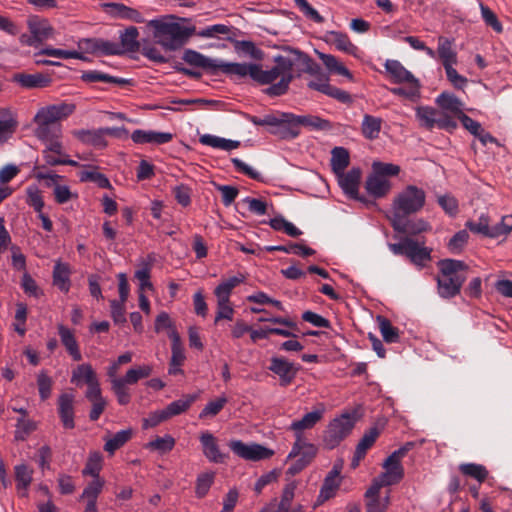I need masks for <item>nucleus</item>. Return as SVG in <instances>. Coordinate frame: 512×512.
<instances>
[{
	"mask_svg": "<svg viewBox=\"0 0 512 512\" xmlns=\"http://www.w3.org/2000/svg\"><path fill=\"white\" fill-rule=\"evenodd\" d=\"M294 58L277 56L274 58L275 65L270 69L264 70L260 65H256L254 81L260 84H272L266 89L270 96H280L286 93L289 84L293 79V65L295 61L302 62L307 70L312 72V60L299 51L294 52Z\"/></svg>",
	"mask_w": 512,
	"mask_h": 512,
	"instance_id": "obj_1",
	"label": "nucleus"
},
{
	"mask_svg": "<svg viewBox=\"0 0 512 512\" xmlns=\"http://www.w3.org/2000/svg\"><path fill=\"white\" fill-rule=\"evenodd\" d=\"M179 20L173 15H165L147 23L153 29L156 43L167 51L180 49L192 35L193 29L181 25Z\"/></svg>",
	"mask_w": 512,
	"mask_h": 512,
	"instance_id": "obj_2",
	"label": "nucleus"
},
{
	"mask_svg": "<svg viewBox=\"0 0 512 512\" xmlns=\"http://www.w3.org/2000/svg\"><path fill=\"white\" fill-rule=\"evenodd\" d=\"M426 203L425 191L416 185H407L393 198L389 219L392 225L400 226L405 217L416 214Z\"/></svg>",
	"mask_w": 512,
	"mask_h": 512,
	"instance_id": "obj_3",
	"label": "nucleus"
},
{
	"mask_svg": "<svg viewBox=\"0 0 512 512\" xmlns=\"http://www.w3.org/2000/svg\"><path fill=\"white\" fill-rule=\"evenodd\" d=\"M440 276L437 278L440 296L451 298L460 292L461 286L466 280L465 270L467 266L463 261L444 259L438 262Z\"/></svg>",
	"mask_w": 512,
	"mask_h": 512,
	"instance_id": "obj_4",
	"label": "nucleus"
},
{
	"mask_svg": "<svg viewBox=\"0 0 512 512\" xmlns=\"http://www.w3.org/2000/svg\"><path fill=\"white\" fill-rule=\"evenodd\" d=\"M409 448L404 446L395 450L383 463L384 472L376 477L369 487V494L375 495L377 489L399 483L404 476V469L401 464L402 458Z\"/></svg>",
	"mask_w": 512,
	"mask_h": 512,
	"instance_id": "obj_5",
	"label": "nucleus"
},
{
	"mask_svg": "<svg viewBox=\"0 0 512 512\" xmlns=\"http://www.w3.org/2000/svg\"><path fill=\"white\" fill-rule=\"evenodd\" d=\"M395 255L406 256L414 265L422 268L431 260L432 249L412 238H404L399 243L389 244Z\"/></svg>",
	"mask_w": 512,
	"mask_h": 512,
	"instance_id": "obj_6",
	"label": "nucleus"
},
{
	"mask_svg": "<svg viewBox=\"0 0 512 512\" xmlns=\"http://www.w3.org/2000/svg\"><path fill=\"white\" fill-rule=\"evenodd\" d=\"M355 418L350 413H343L328 424L323 437L326 448L334 449L337 447L353 430Z\"/></svg>",
	"mask_w": 512,
	"mask_h": 512,
	"instance_id": "obj_7",
	"label": "nucleus"
},
{
	"mask_svg": "<svg viewBox=\"0 0 512 512\" xmlns=\"http://www.w3.org/2000/svg\"><path fill=\"white\" fill-rule=\"evenodd\" d=\"M75 104L62 102L41 107L33 117V123L61 125L60 121L74 113Z\"/></svg>",
	"mask_w": 512,
	"mask_h": 512,
	"instance_id": "obj_8",
	"label": "nucleus"
},
{
	"mask_svg": "<svg viewBox=\"0 0 512 512\" xmlns=\"http://www.w3.org/2000/svg\"><path fill=\"white\" fill-rule=\"evenodd\" d=\"M229 447L237 456L248 461H261L274 455L272 449L257 443L246 444L240 440H232Z\"/></svg>",
	"mask_w": 512,
	"mask_h": 512,
	"instance_id": "obj_9",
	"label": "nucleus"
},
{
	"mask_svg": "<svg viewBox=\"0 0 512 512\" xmlns=\"http://www.w3.org/2000/svg\"><path fill=\"white\" fill-rule=\"evenodd\" d=\"M27 27L31 33V37L27 41V44L30 46L42 43L52 38L54 34V29L49 20L38 15H30L28 17Z\"/></svg>",
	"mask_w": 512,
	"mask_h": 512,
	"instance_id": "obj_10",
	"label": "nucleus"
},
{
	"mask_svg": "<svg viewBox=\"0 0 512 512\" xmlns=\"http://www.w3.org/2000/svg\"><path fill=\"white\" fill-rule=\"evenodd\" d=\"M325 412V405L323 403H319L312 411L303 415L301 419L292 421L288 429L294 433L295 439H305L303 436L304 431L312 429L318 422H320Z\"/></svg>",
	"mask_w": 512,
	"mask_h": 512,
	"instance_id": "obj_11",
	"label": "nucleus"
},
{
	"mask_svg": "<svg viewBox=\"0 0 512 512\" xmlns=\"http://www.w3.org/2000/svg\"><path fill=\"white\" fill-rule=\"evenodd\" d=\"M308 87L317 90L342 103L351 102V96L344 90L329 84V77L324 73H318L314 79L308 82Z\"/></svg>",
	"mask_w": 512,
	"mask_h": 512,
	"instance_id": "obj_12",
	"label": "nucleus"
},
{
	"mask_svg": "<svg viewBox=\"0 0 512 512\" xmlns=\"http://www.w3.org/2000/svg\"><path fill=\"white\" fill-rule=\"evenodd\" d=\"M269 370L279 377L281 386H288L295 379L298 367L283 357H272Z\"/></svg>",
	"mask_w": 512,
	"mask_h": 512,
	"instance_id": "obj_13",
	"label": "nucleus"
},
{
	"mask_svg": "<svg viewBox=\"0 0 512 512\" xmlns=\"http://www.w3.org/2000/svg\"><path fill=\"white\" fill-rule=\"evenodd\" d=\"M204 456L212 463H224L228 454L221 452L216 437L209 431L202 432L200 437Z\"/></svg>",
	"mask_w": 512,
	"mask_h": 512,
	"instance_id": "obj_14",
	"label": "nucleus"
},
{
	"mask_svg": "<svg viewBox=\"0 0 512 512\" xmlns=\"http://www.w3.org/2000/svg\"><path fill=\"white\" fill-rule=\"evenodd\" d=\"M37 178L50 180L48 185L53 186L54 199L58 204H65L70 200L78 198L77 192L72 191L68 185L58 183V180L61 178V176L57 174L39 173Z\"/></svg>",
	"mask_w": 512,
	"mask_h": 512,
	"instance_id": "obj_15",
	"label": "nucleus"
},
{
	"mask_svg": "<svg viewBox=\"0 0 512 512\" xmlns=\"http://www.w3.org/2000/svg\"><path fill=\"white\" fill-rule=\"evenodd\" d=\"M131 139L135 144L140 145H162L169 143L173 139V134L170 132L137 129L132 132Z\"/></svg>",
	"mask_w": 512,
	"mask_h": 512,
	"instance_id": "obj_16",
	"label": "nucleus"
},
{
	"mask_svg": "<svg viewBox=\"0 0 512 512\" xmlns=\"http://www.w3.org/2000/svg\"><path fill=\"white\" fill-rule=\"evenodd\" d=\"M336 176L343 192L350 198L358 199L361 170L359 168H352L348 172L343 171L336 174Z\"/></svg>",
	"mask_w": 512,
	"mask_h": 512,
	"instance_id": "obj_17",
	"label": "nucleus"
},
{
	"mask_svg": "<svg viewBox=\"0 0 512 512\" xmlns=\"http://www.w3.org/2000/svg\"><path fill=\"white\" fill-rule=\"evenodd\" d=\"M286 118V125H302L313 130H323L330 127V123L318 116L313 115H295L292 113H283Z\"/></svg>",
	"mask_w": 512,
	"mask_h": 512,
	"instance_id": "obj_18",
	"label": "nucleus"
},
{
	"mask_svg": "<svg viewBox=\"0 0 512 512\" xmlns=\"http://www.w3.org/2000/svg\"><path fill=\"white\" fill-rule=\"evenodd\" d=\"M18 126L17 116L10 108H0V146L15 133Z\"/></svg>",
	"mask_w": 512,
	"mask_h": 512,
	"instance_id": "obj_19",
	"label": "nucleus"
},
{
	"mask_svg": "<svg viewBox=\"0 0 512 512\" xmlns=\"http://www.w3.org/2000/svg\"><path fill=\"white\" fill-rule=\"evenodd\" d=\"M392 184L389 179L379 176L377 173H372L367 177L365 182V189L367 193L374 198H382L391 190Z\"/></svg>",
	"mask_w": 512,
	"mask_h": 512,
	"instance_id": "obj_20",
	"label": "nucleus"
},
{
	"mask_svg": "<svg viewBox=\"0 0 512 512\" xmlns=\"http://www.w3.org/2000/svg\"><path fill=\"white\" fill-rule=\"evenodd\" d=\"M57 329L61 343L65 347L68 354L74 361H80L82 359V354L80 352L74 332L63 324H58Z\"/></svg>",
	"mask_w": 512,
	"mask_h": 512,
	"instance_id": "obj_21",
	"label": "nucleus"
},
{
	"mask_svg": "<svg viewBox=\"0 0 512 512\" xmlns=\"http://www.w3.org/2000/svg\"><path fill=\"white\" fill-rule=\"evenodd\" d=\"M318 452V448L313 443L307 441L306 439H295L291 451L287 455L288 460L295 459L300 456L308 462H312V460L316 457Z\"/></svg>",
	"mask_w": 512,
	"mask_h": 512,
	"instance_id": "obj_22",
	"label": "nucleus"
},
{
	"mask_svg": "<svg viewBox=\"0 0 512 512\" xmlns=\"http://www.w3.org/2000/svg\"><path fill=\"white\" fill-rule=\"evenodd\" d=\"M379 434L380 430L377 427H371L364 433V435L362 436V438L360 439L359 443L356 446L354 458L352 460V466L354 468L359 465L360 460L364 458L367 450L371 448L372 445L375 443Z\"/></svg>",
	"mask_w": 512,
	"mask_h": 512,
	"instance_id": "obj_23",
	"label": "nucleus"
},
{
	"mask_svg": "<svg viewBox=\"0 0 512 512\" xmlns=\"http://www.w3.org/2000/svg\"><path fill=\"white\" fill-rule=\"evenodd\" d=\"M384 66L394 83H416L414 75L398 60H387Z\"/></svg>",
	"mask_w": 512,
	"mask_h": 512,
	"instance_id": "obj_24",
	"label": "nucleus"
},
{
	"mask_svg": "<svg viewBox=\"0 0 512 512\" xmlns=\"http://www.w3.org/2000/svg\"><path fill=\"white\" fill-rule=\"evenodd\" d=\"M13 81L23 88L33 89L47 87L50 84L51 79L42 73H18L13 76Z\"/></svg>",
	"mask_w": 512,
	"mask_h": 512,
	"instance_id": "obj_25",
	"label": "nucleus"
},
{
	"mask_svg": "<svg viewBox=\"0 0 512 512\" xmlns=\"http://www.w3.org/2000/svg\"><path fill=\"white\" fill-rule=\"evenodd\" d=\"M74 396L70 393H63L59 396V415L63 426L67 429L74 427V410H73Z\"/></svg>",
	"mask_w": 512,
	"mask_h": 512,
	"instance_id": "obj_26",
	"label": "nucleus"
},
{
	"mask_svg": "<svg viewBox=\"0 0 512 512\" xmlns=\"http://www.w3.org/2000/svg\"><path fill=\"white\" fill-rule=\"evenodd\" d=\"M284 112L267 114L263 117L251 116L250 122L256 126L269 127L270 133L277 134L280 129L286 126V118L283 117Z\"/></svg>",
	"mask_w": 512,
	"mask_h": 512,
	"instance_id": "obj_27",
	"label": "nucleus"
},
{
	"mask_svg": "<svg viewBox=\"0 0 512 512\" xmlns=\"http://www.w3.org/2000/svg\"><path fill=\"white\" fill-rule=\"evenodd\" d=\"M73 136L84 144L94 146L96 148H104L107 145L102 128L99 129H80L72 132Z\"/></svg>",
	"mask_w": 512,
	"mask_h": 512,
	"instance_id": "obj_28",
	"label": "nucleus"
},
{
	"mask_svg": "<svg viewBox=\"0 0 512 512\" xmlns=\"http://www.w3.org/2000/svg\"><path fill=\"white\" fill-rule=\"evenodd\" d=\"M297 488V482L296 481H290L288 482L282 491L280 502L276 508L275 512H302L303 506L302 505H296L295 507H292V502L295 496V490Z\"/></svg>",
	"mask_w": 512,
	"mask_h": 512,
	"instance_id": "obj_29",
	"label": "nucleus"
},
{
	"mask_svg": "<svg viewBox=\"0 0 512 512\" xmlns=\"http://www.w3.org/2000/svg\"><path fill=\"white\" fill-rule=\"evenodd\" d=\"M439 108L446 110L455 118H459L463 114V103L455 95L443 92L437 96L435 100Z\"/></svg>",
	"mask_w": 512,
	"mask_h": 512,
	"instance_id": "obj_30",
	"label": "nucleus"
},
{
	"mask_svg": "<svg viewBox=\"0 0 512 512\" xmlns=\"http://www.w3.org/2000/svg\"><path fill=\"white\" fill-rule=\"evenodd\" d=\"M454 41L445 37L438 38L437 55L440 58L443 67L456 65L458 62L457 52L453 48Z\"/></svg>",
	"mask_w": 512,
	"mask_h": 512,
	"instance_id": "obj_31",
	"label": "nucleus"
},
{
	"mask_svg": "<svg viewBox=\"0 0 512 512\" xmlns=\"http://www.w3.org/2000/svg\"><path fill=\"white\" fill-rule=\"evenodd\" d=\"M245 281V276L241 273L223 279L214 289V295L216 299L230 300V296L235 287L242 284Z\"/></svg>",
	"mask_w": 512,
	"mask_h": 512,
	"instance_id": "obj_32",
	"label": "nucleus"
},
{
	"mask_svg": "<svg viewBox=\"0 0 512 512\" xmlns=\"http://www.w3.org/2000/svg\"><path fill=\"white\" fill-rule=\"evenodd\" d=\"M257 64L247 63H226L218 62L216 69H220L222 72L229 75H237L239 77L250 76L253 80L255 79V69Z\"/></svg>",
	"mask_w": 512,
	"mask_h": 512,
	"instance_id": "obj_33",
	"label": "nucleus"
},
{
	"mask_svg": "<svg viewBox=\"0 0 512 512\" xmlns=\"http://www.w3.org/2000/svg\"><path fill=\"white\" fill-rule=\"evenodd\" d=\"M436 109L429 106H420L416 108V118L420 125L428 130L437 126H445V122L436 118Z\"/></svg>",
	"mask_w": 512,
	"mask_h": 512,
	"instance_id": "obj_34",
	"label": "nucleus"
},
{
	"mask_svg": "<svg viewBox=\"0 0 512 512\" xmlns=\"http://www.w3.org/2000/svg\"><path fill=\"white\" fill-rule=\"evenodd\" d=\"M70 267L66 263L57 262L53 269V284L62 292L70 290Z\"/></svg>",
	"mask_w": 512,
	"mask_h": 512,
	"instance_id": "obj_35",
	"label": "nucleus"
},
{
	"mask_svg": "<svg viewBox=\"0 0 512 512\" xmlns=\"http://www.w3.org/2000/svg\"><path fill=\"white\" fill-rule=\"evenodd\" d=\"M394 230L400 233H408L412 235H417L422 232H427L431 230V225L424 220L423 218H418L414 220H410L409 217H405L403 219V223L400 226L392 225Z\"/></svg>",
	"mask_w": 512,
	"mask_h": 512,
	"instance_id": "obj_36",
	"label": "nucleus"
},
{
	"mask_svg": "<svg viewBox=\"0 0 512 512\" xmlns=\"http://www.w3.org/2000/svg\"><path fill=\"white\" fill-rule=\"evenodd\" d=\"M382 119L380 117L365 114L363 116L361 131L368 140H375L379 137L382 128Z\"/></svg>",
	"mask_w": 512,
	"mask_h": 512,
	"instance_id": "obj_37",
	"label": "nucleus"
},
{
	"mask_svg": "<svg viewBox=\"0 0 512 512\" xmlns=\"http://www.w3.org/2000/svg\"><path fill=\"white\" fill-rule=\"evenodd\" d=\"M199 142L203 145L213 148L221 149L224 151H231L239 147L240 142L230 139H225L211 134H204L199 138Z\"/></svg>",
	"mask_w": 512,
	"mask_h": 512,
	"instance_id": "obj_38",
	"label": "nucleus"
},
{
	"mask_svg": "<svg viewBox=\"0 0 512 512\" xmlns=\"http://www.w3.org/2000/svg\"><path fill=\"white\" fill-rule=\"evenodd\" d=\"M81 79L85 82H105L118 86H124L129 83L127 79L111 76L101 71L92 70L86 71L82 74Z\"/></svg>",
	"mask_w": 512,
	"mask_h": 512,
	"instance_id": "obj_39",
	"label": "nucleus"
},
{
	"mask_svg": "<svg viewBox=\"0 0 512 512\" xmlns=\"http://www.w3.org/2000/svg\"><path fill=\"white\" fill-rule=\"evenodd\" d=\"M183 60L192 66L212 70L216 69L218 63L216 60L205 57L194 50H186L183 54Z\"/></svg>",
	"mask_w": 512,
	"mask_h": 512,
	"instance_id": "obj_40",
	"label": "nucleus"
},
{
	"mask_svg": "<svg viewBox=\"0 0 512 512\" xmlns=\"http://www.w3.org/2000/svg\"><path fill=\"white\" fill-rule=\"evenodd\" d=\"M34 135L41 142L62 138V125H49L43 123H34Z\"/></svg>",
	"mask_w": 512,
	"mask_h": 512,
	"instance_id": "obj_41",
	"label": "nucleus"
},
{
	"mask_svg": "<svg viewBox=\"0 0 512 512\" xmlns=\"http://www.w3.org/2000/svg\"><path fill=\"white\" fill-rule=\"evenodd\" d=\"M366 498V512H386L389 503L390 497L387 494L385 497L380 498V489H377L375 495L369 494V488L365 492Z\"/></svg>",
	"mask_w": 512,
	"mask_h": 512,
	"instance_id": "obj_42",
	"label": "nucleus"
},
{
	"mask_svg": "<svg viewBox=\"0 0 512 512\" xmlns=\"http://www.w3.org/2000/svg\"><path fill=\"white\" fill-rule=\"evenodd\" d=\"M97 378L96 373L92 366L88 363H83L78 365L73 371L71 375V382L80 386L82 384H86L91 382Z\"/></svg>",
	"mask_w": 512,
	"mask_h": 512,
	"instance_id": "obj_43",
	"label": "nucleus"
},
{
	"mask_svg": "<svg viewBox=\"0 0 512 512\" xmlns=\"http://www.w3.org/2000/svg\"><path fill=\"white\" fill-rule=\"evenodd\" d=\"M81 182H93L100 188H111L109 179L96 168L86 169L79 173Z\"/></svg>",
	"mask_w": 512,
	"mask_h": 512,
	"instance_id": "obj_44",
	"label": "nucleus"
},
{
	"mask_svg": "<svg viewBox=\"0 0 512 512\" xmlns=\"http://www.w3.org/2000/svg\"><path fill=\"white\" fill-rule=\"evenodd\" d=\"M459 470L463 475L471 477L479 483L485 481L488 476V470L482 464L462 463L459 465Z\"/></svg>",
	"mask_w": 512,
	"mask_h": 512,
	"instance_id": "obj_45",
	"label": "nucleus"
},
{
	"mask_svg": "<svg viewBox=\"0 0 512 512\" xmlns=\"http://www.w3.org/2000/svg\"><path fill=\"white\" fill-rule=\"evenodd\" d=\"M132 436L131 429L120 430L115 433L111 438L106 440L104 445V450L110 454H114V452L121 448Z\"/></svg>",
	"mask_w": 512,
	"mask_h": 512,
	"instance_id": "obj_46",
	"label": "nucleus"
},
{
	"mask_svg": "<svg viewBox=\"0 0 512 512\" xmlns=\"http://www.w3.org/2000/svg\"><path fill=\"white\" fill-rule=\"evenodd\" d=\"M153 367L148 364L138 365L127 370L124 377H121L129 385L136 384L140 379L149 377Z\"/></svg>",
	"mask_w": 512,
	"mask_h": 512,
	"instance_id": "obj_47",
	"label": "nucleus"
},
{
	"mask_svg": "<svg viewBox=\"0 0 512 512\" xmlns=\"http://www.w3.org/2000/svg\"><path fill=\"white\" fill-rule=\"evenodd\" d=\"M266 251H281L288 254L300 255L303 257L311 256L315 253V251L305 245L302 244H289V245H275V246H267Z\"/></svg>",
	"mask_w": 512,
	"mask_h": 512,
	"instance_id": "obj_48",
	"label": "nucleus"
},
{
	"mask_svg": "<svg viewBox=\"0 0 512 512\" xmlns=\"http://www.w3.org/2000/svg\"><path fill=\"white\" fill-rule=\"evenodd\" d=\"M380 333L387 343H396L399 341V330L392 325V323L383 316L377 317Z\"/></svg>",
	"mask_w": 512,
	"mask_h": 512,
	"instance_id": "obj_49",
	"label": "nucleus"
},
{
	"mask_svg": "<svg viewBox=\"0 0 512 512\" xmlns=\"http://www.w3.org/2000/svg\"><path fill=\"white\" fill-rule=\"evenodd\" d=\"M102 455L99 452L90 453L85 467L82 470L83 476H91L93 479L101 478L100 471L102 469Z\"/></svg>",
	"mask_w": 512,
	"mask_h": 512,
	"instance_id": "obj_50",
	"label": "nucleus"
},
{
	"mask_svg": "<svg viewBox=\"0 0 512 512\" xmlns=\"http://www.w3.org/2000/svg\"><path fill=\"white\" fill-rule=\"evenodd\" d=\"M15 479L18 491H22V495L25 496L26 490L32 481V470L25 464L17 465L15 467Z\"/></svg>",
	"mask_w": 512,
	"mask_h": 512,
	"instance_id": "obj_51",
	"label": "nucleus"
},
{
	"mask_svg": "<svg viewBox=\"0 0 512 512\" xmlns=\"http://www.w3.org/2000/svg\"><path fill=\"white\" fill-rule=\"evenodd\" d=\"M349 165V153L343 147H335L332 150L331 166L335 174L345 171Z\"/></svg>",
	"mask_w": 512,
	"mask_h": 512,
	"instance_id": "obj_52",
	"label": "nucleus"
},
{
	"mask_svg": "<svg viewBox=\"0 0 512 512\" xmlns=\"http://www.w3.org/2000/svg\"><path fill=\"white\" fill-rule=\"evenodd\" d=\"M338 475L339 472L336 469L330 471V473L325 478L323 486L320 490L319 499L325 501L334 495L336 489L339 486V481L337 480Z\"/></svg>",
	"mask_w": 512,
	"mask_h": 512,
	"instance_id": "obj_53",
	"label": "nucleus"
},
{
	"mask_svg": "<svg viewBox=\"0 0 512 512\" xmlns=\"http://www.w3.org/2000/svg\"><path fill=\"white\" fill-rule=\"evenodd\" d=\"M215 473L206 471L200 473L196 479L195 494L198 498H203L209 492L212 484L214 483Z\"/></svg>",
	"mask_w": 512,
	"mask_h": 512,
	"instance_id": "obj_54",
	"label": "nucleus"
},
{
	"mask_svg": "<svg viewBox=\"0 0 512 512\" xmlns=\"http://www.w3.org/2000/svg\"><path fill=\"white\" fill-rule=\"evenodd\" d=\"M104 484L105 481L103 478L93 479L83 489V492L80 495V499L85 500L86 502H97L98 496L101 494Z\"/></svg>",
	"mask_w": 512,
	"mask_h": 512,
	"instance_id": "obj_55",
	"label": "nucleus"
},
{
	"mask_svg": "<svg viewBox=\"0 0 512 512\" xmlns=\"http://www.w3.org/2000/svg\"><path fill=\"white\" fill-rule=\"evenodd\" d=\"M319 57L322 60L323 64L331 72L347 77L349 79L352 78V75L349 72V70L341 62H339L337 58L334 57L333 55L320 53Z\"/></svg>",
	"mask_w": 512,
	"mask_h": 512,
	"instance_id": "obj_56",
	"label": "nucleus"
},
{
	"mask_svg": "<svg viewBox=\"0 0 512 512\" xmlns=\"http://www.w3.org/2000/svg\"><path fill=\"white\" fill-rule=\"evenodd\" d=\"M126 383L122 378L115 379L111 382V389L114 392L120 405H127L131 400V394Z\"/></svg>",
	"mask_w": 512,
	"mask_h": 512,
	"instance_id": "obj_57",
	"label": "nucleus"
},
{
	"mask_svg": "<svg viewBox=\"0 0 512 512\" xmlns=\"http://www.w3.org/2000/svg\"><path fill=\"white\" fill-rule=\"evenodd\" d=\"M195 400V395H188L185 399H179L171 402L166 408H164L168 418L182 414Z\"/></svg>",
	"mask_w": 512,
	"mask_h": 512,
	"instance_id": "obj_58",
	"label": "nucleus"
},
{
	"mask_svg": "<svg viewBox=\"0 0 512 512\" xmlns=\"http://www.w3.org/2000/svg\"><path fill=\"white\" fill-rule=\"evenodd\" d=\"M468 229L477 234H482L491 238H497V233L494 232L493 226H489L488 218L482 215L477 222H467Z\"/></svg>",
	"mask_w": 512,
	"mask_h": 512,
	"instance_id": "obj_59",
	"label": "nucleus"
},
{
	"mask_svg": "<svg viewBox=\"0 0 512 512\" xmlns=\"http://www.w3.org/2000/svg\"><path fill=\"white\" fill-rule=\"evenodd\" d=\"M175 439L171 435H164L147 443L146 447L150 450H155L160 454L170 452L175 446Z\"/></svg>",
	"mask_w": 512,
	"mask_h": 512,
	"instance_id": "obj_60",
	"label": "nucleus"
},
{
	"mask_svg": "<svg viewBox=\"0 0 512 512\" xmlns=\"http://www.w3.org/2000/svg\"><path fill=\"white\" fill-rule=\"evenodd\" d=\"M138 29L134 26L128 27L124 32L120 35L122 49L124 52L134 51L138 47L137 37H138Z\"/></svg>",
	"mask_w": 512,
	"mask_h": 512,
	"instance_id": "obj_61",
	"label": "nucleus"
},
{
	"mask_svg": "<svg viewBox=\"0 0 512 512\" xmlns=\"http://www.w3.org/2000/svg\"><path fill=\"white\" fill-rule=\"evenodd\" d=\"M217 300V311L214 319V323L217 324L221 320L232 321L234 317V307L230 300Z\"/></svg>",
	"mask_w": 512,
	"mask_h": 512,
	"instance_id": "obj_62",
	"label": "nucleus"
},
{
	"mask_svg": "<svg viewBox=\"0 0 512 512\" xmlns=\"http://www.w3.org/2000/svg\"><path fill=\"white\" fill-rule=\"evenodd\" d=\"M36 429V423L28 418L20 417L15 428V438L25 440Z\"/></svg>",
	"mask_w": 512,
	"mask_h": 512,
	"instance_id": "obj_63",
	"label": "nucleus"
},
{
	"mask_svg": "<svg viewBox=\"0 0 512 512\" xmlns=\"http://www.w3.org/2000/svg\"><path fill=\"white\" fill-rule=\"evenodd\" d=\"M228 399L222 395L215 400L209 401L199 414L200 418L216 416L226 405Z\"/></svg>",
	"mask_w": 512,
	"mask_h": 512,
	"instance_id": "obj_64",
	"label": "nucleus"
}]
</instances>
